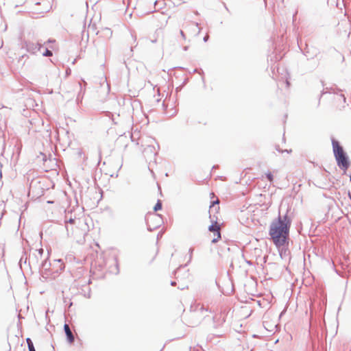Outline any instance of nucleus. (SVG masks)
Listing matches in <instances>:
<instances>
[{
	"label": "nucleus",
	"instance_id": "1",
	"mask_svg": "<svg viewBox=\"0 0 351 351\" xmlns=\"http://www.w3.org/2000/svg\"><path fill=\"white\" fill-rule=\"evenodd\" d=\"M291 222L292 219L287 211L284 215L279 213L278 217L271 223L269 235L276 247L288 245Z\"/></svg>",
	"mask_w": 351,
	"mask_h": 351
},
{
	"label": "nucleus",
	"instance_id": "2",
	"mask_svg": "<svg viewBox=\"0 0 351 351\" xmlns=\"http://www.w3.org/2000/svg\"><path fill=\"white\" fill-rule=\"evenodd\" d=\"M332 145L337 166L346 172L350 166V161L348 154L337 140L332 138Z\"/></svg>",
	"mask_w": 351,
	"mask_h": 351
},
{
	"label": "nucleus",
	"instance_id": "3",
	"mask_svg": "<svg viewBox=\"0 0 351 351\" xmlns=\"http://www.w3.org/2000/svg\"><path fill=\"white\" fill-rule=\"evenodd\" d=\"M191 317L192 319H197L193 322V324H197L201 320L204 319L207 316V313H211V310L205 308L203 305L199 304H196L195 306H191Z\"/></svg>",
	"mask_w": 351,
	"mask_h": 351
},
{
	"label": "nucleus",
	"instance_id": "4",
	"mask_svg": "<svg viewBox=\"0 0 351 351\" xmlns=\"http://www.w3.org/2000/svg\"><path fill=\"white\" fill-rule=\"evenodd\" d=\"M210 218L211 219L212 224L209 226L208 230L213 232L214 235L216 236L211 241L213 243H215L221 239L220 226L217 223V220L212 219L211 214L210 215Z\"/></svg>",
	"mask_w": 351,
	"mask_h": 351
},
{
	"label": "nucleus",
	"instance_id": "5",
	"mask_svg": "<svg viewBox=\"0 0 351 351\" xmlns=\"http://www.w3.org/2000/svg\"><path fill=\"white\" fill-rule=\"evenodd\" d=\"M25 45L27 51L32 54H36L43 47V44L40 42L34 43L33 42L28 41L25 42Z\"/></svg>",
	"mask_w": 351,
	"mask_h": 351
},
{
	"label": "nucleus",
	"instance_id": "6",
	"mask_svg": "<svg viewBox=\"0 0 351 351\" xmlns=\"http://www.w3.org/2000/svg\"><path fill=\"white\" fill-rule=\"evenodd\" d=\"M64 330L68 342L70 343H72L75 340V337H74L73 334L71 332V330L69 326L67 324H64Z\"/></svg>",
	"mask_w": 351,
	"mask_h": 351
},
{
	"label": "nucleus",
	"instance_id": "7",
	"mask_svg": "<svg viewBox=\"0 0 351 351\" xmlns=\"http://www.w3.org/2000/svg\"><path fill=\"white\" fill-rule=\"evenodd\" d=\"M143 153L145 156L148 155V154H150L155 156L157 154V152L156 151V148L153 145H148L147 147L145 148Z\"/></svg>",
	"mask_w": 351,
	"mask_h": 351
},
{
	"label": "nucleus",
	"instance_id": "8",
	"mask_svg": "<svg viewBox=\"0 0 351 351\" xmlns=\"http://www.w3.org/2000/svg\"><path fill=\"white\" fill-rule=\"evenodd\" d=\"M53 267L56 268V271H62L64 269V265L61 259L54 260Z\"/></svg>",
	"mask_w": 351,
	"mask_h": 351
},
{
	"label": "nucleus",
	"instance_id": "9",
	"mask_svg": "<svg viewBox=\"0 0 351 351\" xmlns=\"http://www.w3.org/2000/svg\"><path fill=\"white\" fill-rule=\"evenodd\" d=\"M51 265V263L48 261L47 258H46L42 261L40 267L45 270H49L50 269Z\"/></svg>",
	"mask_w": 351,
	"mask_h": 351
},
{
	"label": "nucleus",
	"instance_id": "10",
	"mask_svg": "<svg viewBox=\"0 0 351 351\" xmlns=\"http://www.w3.org/2000/svg\"><path fill=\"white\" fill-rule=\"evenodd\" d=\"M26 342L27 344L28 350L29 351H36V349L34 348V343L30 338L26 339Z\"/></svg>",
	"mask_w": 351,
	"mask_h": 351
},
{
	"label": "nucleus",
	"instance_id": "11",
	"mask_svg": "<svg viewBox=\"0 0 351 351\" xmlns=\"http://www.w3.org/2000/svg\"><path fill=\"white\" fill-rule=\"evenodd\" d=\"M162 202H161L160 200H159V199H158V200L157 201V202H156V205H155V206H154V210L155 212L158 211V210H161V209H162Z\"/></svg>",
	"mask_w": 351,
	"mask_h": 351
},
{
	"label": "nucleus",
	"instance_id": "12",
	"mask_svg": "<svg viewBox=\"0 0 351 351\" xmlns=\"http://www.w3.org/2000/svg\"><path fill=\"white\" fill-rule=\"evenodd\" d=\"M37 254H34L35 257L38 259V256L40 258H42L43 254H44V250L43 248H40L38 250H36L35 251Z\"/></svg>",
	"mask_w": 351,
	"mask_h": 351
},
{
	"label": "nucleus",
	"instance_id": "13",
	"mask_svg": "<svg viewBox=\"0 0 351 351\" xmlns=\"http://www.w3.org/2000/svg\"><path fill=\"white\" fill-rule=\"evenodd\" d=\"M53 53L52 51L49 50L48 48H46L45 49V51L43 52V56L45 57H50L52 56Z\"/></svg>",
	"mask_w": 351,
	"mask_h": 351
},
{
	"label": "nucleus",
	"instance_id": "14",
	"mask_svg": "<svg viewBox=\"0 0 351 351\" xmlns=\"http://www.w3.org/2000/svg\"><path fill=\"white\" fill-rule=\"evenodd\" d=\"M219 202L218 199L217 200H215V201H213L211 202V204L210 206V210H209V213L211 214L213 212V207H214V205L215 206V204H219Z\"/></svg>",
	"mask_w": 351,
	"mask_h": 351
},
{
	"label": "nucleus",
	"instance_id": "15",
	"mask_svg": "<svg viewBox=\"0 0 351 351\" xmlns=\"http://www.w3.org/2000/svg\"><path fill=\"white\" fill-rule=\"evenodd\" d=\"M265 176H266L267 179L270 182H273V180H274V176H273L272 173H271L270 171H268L267 173H266Z\"/></svg>",
	"mask_w": 351,
	"mask_h": 351
},
{
	"label": "nucleus",
	"instance_id": "16",
	"mask_svg": "<svg viewBox=\"0 0 351 351\" xmlns=\"http://www.w3.org/2000/svg\"><path fill=\"white\" fill-rule=\"evenodd\" d=\"M104 31L105 32V35L106 36H112V30L110 28H105L104 29Z\"/></svg>",
	"mask_w": 351,
	"mask_h": 351
},
{
	"label": "nucleus",
	"instance_id": "17",
	"mask_svg": "<svg viewBox=\"0 0 351 351\" xmlns=\"http://www.w3.org/2000/svg\"><path fill=\"white\" fill-rule=\"evenodd\" d=\"M193 250L194 249L193 247H191L189 250V258L188 262H191L192 260Z\"/></svg>",
	"mask_w": 351,
	"mask_h": 351
},
{
	"label": "nucleus",
	"instance_id": "18",
	"mask_svg": "<svg viewBox=\"0 0 351 351\" xmlns=\"http://www.w3.org/2000/svg\"><path fill=\"white\" fill-rule=\"evenodd\" d=\"M75 218H72L71 217L68 221H65L66 223H75Z\"/></svg>",
	"mask_w": 351,
	"mask_h": 351
},
{
	"label": "nucleus",
	"instance_id": "19",
	"mask_svg": "<svg viewBox=\"0 0 351 351\" xmlns=\"http://www.w3.org/2000/svg\"><path fill=\"white\" fill-rule=\"evenodd\" d=\"M115 269H116L115 273L118 274L119 272V269L118 263L116 259H115Z\"/></svg>",
	"mask_w": 351,
	"mask_h": 351
},
{
	"label": "nucleus",
	"instance_id": "20",
	"mask_svg": "<svg viewBox=\"0 0 351 351\" xmlns=\"http://www.w3.org/2000/svg\"><path fill=\"white\" fill-rule=\"evenodd\" d=\"M331 90H332V93H335V94H337V93H338L339 91H341V89L337 88H335V89H331Z\"/></svg>",
	"mask_w": 351,
	"mask_h": 351
},
{
	"label": "nucleus",
	"instance_id": "21",
	"mask_svg": "<svg viewBox=\"0 0 351 351\" xmlns=\"http://www.w3.org/2000/svg\"><path fill=\"white\" fill-rule=\"evenodd\" d=\"M180 34L181 36L182 37V38H183L184 40H185V39H186V36H185V34H184V32H183L182 30H180Z\"/></svg>",
	"mask_w": 351,
	"mask_h": 351
},
{
	"label": "nucleus",
	"instance_id": "22",
	"mask_svg": "<svg viewBox=\"0 0 351 351\" xmlns=\"http://www.w3.org/2000/svg\"><path fill=\"white\" fill-rule=\"evenodd\" d=\"M339 97L342 99L344 103H346V98L345 95H344L343 94H341V95H339Z\"/></svg>",
	"mask_w": 351,
	"mask_h": 351
},
{
	"label": "nucleus",
	"instance_id": "23",
	"mask_svg": "<svg viewBox=\"0 0 351 351\" xmlns=\"http://www.w3.org/2000/svg\"><path fill=\"white\" fill-rule=\"evenodd\" d=\"M219 206H215L214 205V207H213V213H217V212H218V210H219Z\"/></svg>",
	"mask_w": 351,
	"mask_h": 351
},
{
	"label": "nucleus",
	"instance_id": "24",
	"mask_svg": "<svg viewBox=\"0 0 351 351\" xmlns=\"http://www.w3.org/2000/svg\"><path fill=\"white\" fill-rule=\"evenodd\" d=\"M276 150H277L278 152H280V153H283V152H284L283 149H281L279 147V146H278V145L276 147Z\"/></svg>",
	"mask_w": 351,
	"mask_h": 351
},
{
	"label": "nucleus",
	"instance_id": "25",
	"mask_svg": "<svg viewBox=\"0 0 351 351\" xmlns=\"http://www.w3.org/2000/svg\"><path fill=\"white\" fill-rule=\"evenodd\" d=\"M328 93V91H327V90H325L324 89V90L322 91V93H321V95H320L319 98H321V97H322V95H324V94H326V93ZM319 100H320V99H319Z\"/></svg>",
	"mask_w": 351,
	"mask_h": 351
},
{
	"label": "nucleus",
	"instance_id": "26",
	"mask_svg": "<svg viewBox=\"0 0 351 351\" xmlns=\"http://www.w3.org/2000/svg\"><path fill=\"white\" fill-rule=\"evenodd\" d=\"M208 38H209V36H208V35H206V36L204 37L203 40H204V42H207V40H208Z\"/></svg>",
	"mask_w": 351,
	"mask_h": 351
},
{
	"label": "nucleus",
	"instance_id": "27",
	"mask_svg": "<svg viewBox=\"0 0 351 351\" xmlns=\"http://www.w3.org/2000/svg\"><path fill=\"white\" fill-rule=\"evenodd\" d=\"M54 42H55V40H51V39H49V40L47 41V43H54Z\"/></svg>",
	"mask_w": 351,
	"mask_h": 351
},
{
	"label": "nucleus",
	"instance_id": "28",
	"mask_svg": "<svg viewBox=\"0 0 351 351\" xmlns=\"http://www.w3.org/2000/svg\"><path fill=\"white\" fill-rule=\"evenodd\" d=\"M21 261H25V263H26L27 262V258H25V259H23V257H21V260H20V262H21Z\"/></svg>",
	"mask_w": 351,
	"mask_h": 351
},
{
	"label": "nucleus",
	"instance_id": "29",
	"mask_svg": "<svg viewBox=\"0 0 351 351\" xmlns=\"http://www.w3.org/2000/svg\"><path fill=\"white\" fill-rule=\"evenodd\" d=\"M21 261H25V263H26L27 262V258H25V259H23V257H21V260H20V262H21Z\"/></svg>",
	"mask_w": 351,
	"mask_h": 351
},
{
	"label": "nucleus",
	"instance_id": "30",
	"mask_svg": "<svg viewBox=\"0 0 351 351\" xmlns=\"http://www.w3.org/2000/svg\"><path fill=\"white\" fill-rule=\"evenodd\" d=\"M21 261H25V263H26L27 262V258H25V259H23V257H21V260H20V262H21Z\"/></svg>",
	"mask_w": 351,
	"mask_h": 351
},
{
	"label": "nucleus",
	"instance_id": "31",
	"mask_svg": "<svg viewBox=\"0 0 351 351\" xmlns=\"http://www.w3.org/2000/svg\"><path fill=\"white\" fill-rule=\"evenodd\" d=\"M176 284V281H171V286H175Z\"/></svg>",
	"mask_w": 351,
	"mask_h": 351
},
{
	"label": "nucleus",
	"instance_id": "32",
	"mask_svg": "<svg viewBox=\"0 0 351 351\" xmlns=\"http://www.w3.org/2000/svg\"><path fill=\"white\" fill-rule=\"evenodd\" d=\"M2 165H0V168H1ZM2 178L1 169H0V179Z\"/></svg>",
	"mask_w": 351,
	"mask_h": 351
},
{
	"label": "nucleus",
	"instance_id": "33",
	"mask_svg": "<svg viewBox=\"0 0 351 351\" xmlns=\"http://www.w3.org/2000/svg\"><path fill=\"white\" fill-rule=\"evenodd\" d=\"M283 151H284V152H287V153L291 152V149H289V150L284 149Z\"/></svg>",
	"mask_w": 351,
	"mask_h": 351
},
{
	"label": "nucleus",
	"instance_id": "34",
	"mask_svg": "<svg viewBox=\"0 0 351 351\" xmlns=\"http://www.w3.org/2000/svg\"><path fill=\"white\" fill-rule=\"evenodd\" d=\"M280 255L281 257H282V255H284L282 250L281 251H280Z\"/></svg>",
	"mask_w": 351,
	"mask_h": 351
},
{
	"label": "nucleus",
	"instance_id": "35",
	"mask_svg": "<svg viewBox=\"0 0 351 351\" xmlns=\"http://www.w3.org/2000/svg\"><path fill=\"white\" fill-rule=\"evenodd\" d=\"M280 255L281 257H282V255H284L282 250L281 251H280Z\"/></svg>",
	"mask_w": 351,
	"mask_h": 351
},
{
	"label": "nucleus",
	"instance_id": "36",
	"mask_svg": "<svg viewBox=\"0 0 351 351\" xmlns=\"http://www.w3.org/2000/svg\"><path fill=\"white\" fill-rule=\"evenodd\" d=\"M188 48H189V47H188V46H185V47H184L183 49H184V51H187V50H188Z\"/></svg>",
	"mask_w": 351,
	"mask_h": 351
},
{
	"label": "nucleus",
	"instance_id": "37",
	"mask_svg": "<svg viewBox=\"0 0 351 351\" xmlns=\"http://www.w3.org/2000/svg\"><path fill=\"white\" fill-rule=\"evenodd\" d=\"M286 84L287 86H289L290 84L289 82L287 80H286Z\"/></svg>",
	"mask_w": 351,
	"mask_h": 351
},
{
	"label": "nucleus",
	"instance_id": "38",
	"mask_svg": "<svg viewBox=\"0 0 351 351\" xmlns=\"http://www.w3.org/2000/svg\"><path fill=\"white\" fill-rule=\"evenodd\" d=\"M349 177H350V181L351 182V174L349 176Z\"/></svg>",
	"mask_w": 351,
	"mask_h": 351
},
{
	"label": "nucleus",
	"instance_id": "39",
	"mask_svg": "<svg viewBox=\"0 0 351 351\" xmlns=\"http://www.w3.org/2000/svg\"><path fill=\"white\" fill-rule=\"evenodd\" d=\"M308 52L306 51V53H304V56H307V53Z\"/></svg>",
	"mask_w": 351,
	"mask_h": 351
}]
</instances>
